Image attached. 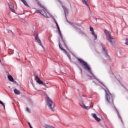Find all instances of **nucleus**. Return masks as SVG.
I'll return each mask as SVG.
<instances>
[{
	"mask_svg": "<svg viewBox=\"0 0 128 128\" xmlns=\"http://www.w3.org/2000/svg\"><path fill=\"white\" fill-rule=\"evenodd\" d=\"M78 60H79L80 62L83 66L84 68L86 70H88V76H89V78H94V80L93 81L96 84H102L104 88H103L104 89V90L105 92V100L107 104H110V106H114V100H112V94L110 92V91H108V90L106 88V86L104 85L102 83V82H100V80L96 78L94 76V74H92V70H90V68L88 64V62H84L82 59H78Z\"/></svg>",
	"mask_w": 128,
	"mask_h": 128,
	"instance_id": "1",
	"label": "nucleus"
},
{
	"mask_svg": "<svg viewBox=\"0 0 128 128\" xmlns=\"http://www.w3.org/2000/svg\"><path fill=\"white\" fill-rule=\"evenodd\" d=\"M46 100L48 108H49L52 112H54V103L48 95H46Z\"/></svg>",
	"mask_w": 128,
	"mask_h": 128,
	"instance_id": "2",
	"label": "nucleus"
},
{
	"mask_svg": "<svg viewBox=\"0 0 128 128\" xmlns=\"http://www.w3.org/2000/svg\"><path fill=\"white\" fill-rule=\"evenodd\" d=\"M34 80L37 84H42V86H46V88H48L46 84H48V83H44L42 80H40V78H38V76H35Z\"/></svg>",
	"mask_w": 128,
	"mask_h": 128,
	"instance_id": "3",
	"label": "nucleus"
},
{
	"mask_svg": "<svg viewBox=\"0 0 128 128\" xmlns=\"http://www.w3.org/2000/svg\"><path fill=\"white\" fill-rule=\"evenodd\" d=\"M52 18L54 20V22H55L56 24V27H57V28L58 30L59 34H60V38H61L62 40H63V42L64 43V46H66V41L64 40V38H62V32H60V26H58V22H56V20L54 18V17L52 16Z\"/></svg>",
	"mask_w": 128,
	"mask_h": 128,
	"instance_id": "4",
	"label": "nucleus"
},
{
	"mask_svg": "<svg viewBox=\"0 0 128 128\" xmlns=\"http://www.w3.org/2000/svg\"><path fill=\"white\" fill-rule=\"evenodd\" d=\"M80 106H81L82 108H84V110H90V108H92V106H86V105L84 104V101L82 99L80 100Z\"/></svg>",
	"mask_w": 128,
	"mask_h": 128,
	"instance_id": "5",
	"label": "nucleus"
},
{
	"mask_svg": "<svg viewBox=\"0 0 128 128\" xmlns=\"http://www.w3.org/2000/svg\"><path fill=\"white\" fill-rule=\"evenodd\" d=\"M35 40L37 41V42L39 46H40L42 48L44 49V46H42V40H40V38H38V36H36Z\"/></svg>",
	"mask_w": 128,
	"mask_h": 128,
	"instance_id": "6",
	"label": "nucleus"
},
{
	"mask_svg": "<svg viewBox=\"0 0 128 128\" xmlns=\"http://www.w3.org/2000/svg\"><path fill=\"white\" fill-rule=\"evenodd\" d=\"M58 46L60 48V50H63L65 54H66L67 55L68 58H69L70 60H71L70 59V55L68 54V52H66V50H64V49L62 48L61 47V45H60V42H59L58 43Z\"/></svg>",
	"mask_w": 128,
	"mask_h": 128,
	"instance_id": "7",
	"label": "nucleus"
},
{
	"mask_svg": "<svg viewBox=\"0 0 128 128\" xmlns=\"http://www.w3.org/2000/svg\"><path fill=\"white\" fill-rule=\"evenodd\" d=\"M104 34H106V38H110V32L107 30H104Z\"/></svg>",
	"mask_w": 128,
	"mask_h": 128,
	"instance_id": "8",
	"label": "nucleus"
},
{
	"mask_svg": "<svg viewBox=\"0 0 128 128\" xmlns=\"http://www.w3.org/2000/svg\"><path fill=\"white\" fill-rule=\"evenodd\" d=\"M90 32H92V36H94V40H97L98 36H96V32H94V28H92V27H90Z\"/></svg>",
	"mask_w": 128,
	"mask_h": 128,
	"instance_id": "9",
	"label": "nucleus"
},
{
	"mask_svg": "<svg viewBox=\"0 0 128 128\" xmlns=\"http://www.w3.org/2000/svg\"><path fill=\"white\" fill-rule=\"evenodd\" d=\"M91 116L94 118L96 120V122H100V118H98V116H96V114H92Z\"/></svg>",
	"mask_w": 128,
	"mask_h": 128,
	"instance_id": "10",
	"label": "nucleus"
},
{
	"mask_svg": "<svg viewBox=\"0 0 128 128\" xmlns=\"http://www.w3.org/2000/svg\"><path fill=\"white\" fill-rule=\"evenodd\" d=\"M106 40H108L111 44H114V38H112L109 37L108 38H107Z\"/></svg>",
	"mask_w": 128,
	"mask_h": 128,
	"instance_id": "11",
	"label": "nucleus"
},
{
	"mask_svg": "<svg viewBox=\"0 0 128 128\" xmlns=\"http://www.w3.org/2000/svg\"><path fill=\"white\" fill-rule=\"evenodd\" d=\"M8 78L10 80V82H14V78H12V75L8 73Z\"/></svg>",
	"mask_w": 128,
	"mask_h": 128,
	"instance_id": "12",
	"label": "nucleus"
},
{
	"mask_svg": "<svg viewBox=\"0 0 128 128\" xmlns=\"http://www.w3.org/2000/svg\"><path fill=\"white\" fill-rule=\"evenodd\" d=\"M103 50L104 52L105 56L108 58H110V56H108V50H106V48H103Z\"/></svg>",
	"mask_w": 128,
	"mask_h": 128,
	"instance_id": "13",
	"label": "nucleus"
},
{
	"mask_svg": "<svg viewBox=\"0 0 128 128\" xmlns=\"http://www.w3.org/2000/svg\"><path fill=\"white\" fill-rule=\"evenodd\" d=\"M82 3L85 6H86L88 8H90V6L88 5V0H82Z\"/></svg>",
	"mask_w": 128,
	"mask_h": 128,
	"instance_id": "14",
	"label": "nucleus"
},
{
	"mask_svg": "<svg viewBox=\"0 0 128 128\" xmlns=\"http://www.w3.org/2000/svg\"><path fill=\"white\" fill-rule=\"evenodd\" d=\"M35 12H38L42 16L45 12L44 10H36Z\"/></svg>",
	"mask_w": 128,
	"mask_h": 128,
	"instance_id": "15",
	"label": "nucleus"
},
{
	"mask_svg": "<svg viewBox=\"0 0 128 128\" xmlns=\"http://www.w3.org/2000/svg\"><path fill=\"white\" fill-rule=\"evenodd\" d=\"M8 4L9 6L10 10H14V4L10 2Z\"/></svg>",
	"mask_w": 128,
	"mask_h": 128,
	"instance_id": "16",
	"label": "nucleus"
},
{
	"mask_svg": "<svg viewBox=\"0 0 128 128\" xmlns=\"http://www.w3.org/2000/svg\"><path fill=\"white\" fill-rule=\"evenodd\" d=\"M62 8H63V10H64L65 16H66L68 12V10L66 8L65 6H62Z\"/></svg>",
	"mask_w": 128,
	"mask_h": 128,
	"instance_id": "17",
	"label": "nucleus"
},
{
	"mask_svg": "<svg viewBox=\"0 0 128 128\" xmlns=\"http://www.w3.org/2000/svg\"><path fill=\"white\" fill-rule=\"evenodd\" d=\"M14 92L15 94H20V92L16 88L14 89Z\"/></svg>",
	"mask_w": 128,
	"mask_h": 128,
	"instance_id": "18",
	"label": "nucleus"
},
{
	"mask_svg": "<svg viewBox=\"0 0 128 128\" xmlns=\"http://www.w3.org/2000/svg\"><path fill=\"white\" fill-rule=\"evenodd\" d=\"M38 4L39 6H40V8H44V10H46V12H48V10L46 8H44V6L42 5V4H40V3L38 2Z\"/></svg>",
	"mask_w": 128,
	"mask_h": 128,
	"instance_id": "19",
	"label": "nucleus"
},
{
	"mask_svg": "<svg viewBox=\"0 0 128 128\" xmlns=\"http://www.w3.org/2000/svg\"><path fill=\"white\" fill-rule=\"evenodd\" d=\"M22 2H23L24 4V6H28V3H26V2L25 1V0H20Z\"/></svg>",
	"mask_w": 128,
	"mask_h": 128,
	"instance_id": "20",
	"label": "nucleus"
},
{
	"mask_svg": "<svg viewBox=\"0 0 128 128\" xmlns=\"http://www.w3.org/2000/svg\"><path fill=\"white\" fill-rule=\"evenodd\" d=\"M7 31L8 32V34H11V36L14 35V32H12V30L7 29Z\"/></svg>",
	"mask_w": 128,
	"mask_h": 128,
	"instance_id": "21",
	"label": "nucleus"
},
{
	"mask_svg": "<svg viewBox=\"0 0 128 128\" xmlns=\"http://www.w3.org/2000/svg\"><path fill=\"white\" fill-rule=\"evenodd\" d=\"M44 128H54V126H52L50 125H45Z\"/></svg>",
	"mask_w": 128,
	"mask_h": 128,
	"instance_id": "22",
	"label": "nucleus"
},
{
	"mask_svg": "<svg viewBox=\"0 0 128 128\" xmlns=\"http://www.w3.org/2000/svg\"><path fill=\"white\" fill-rule=\"evenodd\" d=\"M0 104H2V106H3L4 108H6V106L4 105V103H3L0 100Z\"/></svg>",
	"mask_w": 128,
	"mask_h": 128,
	"instance_id": "23",
	"label": "nucleus"
},
{
	"mask_svg": "<svg viewBox=\"0 0 128 128\" xmlns=\"http://www.w3.org/2000/svg\"><path fill=\"white\" fill-rule=\"evenodd\" d=\"M124 44H126V46H128V38H126L125 39Z\"/></svg>",
	"mask_w": 128,
	"mask_h": 128,
	"instance_id": "24",
	"label": "nucleus"
},
{
	"mask_svg": "<svg viewBox=\"0 0 128 128\" xmlns=\"http://www.w3.org/2000/svg\"><path fill=\"white\" fill-rule=\"evenodd\" d=\"M43 16H44V18H48V15H46V12L43 14Z\"/></svg>",
	"mask_w": 128,
	"mask_h": 128,
	"instance_id": "25",
	"label": "nucleus"
},
{
	"mask_svg": "<svg viewBox=\"0 0 128 128\" xmlns=\"http://www.w3.org/2000/svg\"><path fill=\"white\" fill-rule=\"evenodd\" d=\"M26 112H30V108H26Z\"/></svg>",
	"mask_w": 128,
	"mask_h": 128,
	"instance_id": "26",
	"label": "nucleus"
},
{
	"mask_svg": "<svg viewBox=\"0 0 128 128\" xmlns=\"http://www.w3.org/2000/svg\"><path fill=\"white\" fill-rule=\"evenodd\" d=\"M28 124L30 128H32V125L30 124V123L28 122Z\"/></svg>",
	"mask_w": 128,
	"mask_h": 128,
	"instance_id": "27",
	"label": "nucleus"
},
{
	"mask_svg": "<svg viewBox=\"0 0 128 128\" xmlns=\"http://www.w3.org/2000/svg\"><path fill=\"white\" fill-rule=\"evenodd\" d=\"M12 10V12H15V11L14 9L10 10Z\"/></svg>",
	"mask_w": 128,
	"mask_h": 128,
	"instance_id": "28",
	"label": "nucleus"
},
{
	"mask_svg": "<svg viewBox=\"0 0 128 128\" xmlns=\"http://www.w3.org/2000/svg\"><path fill=\"white\" fill-rule=\"evenodd\" d=\"M80 34H83L84 32H80Z\"/></svg>",
	"mask_w": 128,
	"mask_h": 128,
	"instance_id": "29",
	"label": "nucleus"
},
{
	"mask_svg": "<svg viewBox=\"0 0 128 128\" xmlns=\"http://www.w3.org/2000/svg\"><path fill=\"white\" fill-rule=\"evenodd\" d=\"M78 32H80V30H78Z\"/></svg>",
	"mask_w": 128,
	"mask_h": 128,
	"instance_id": "30",
	"label": "nucleus"
},
{
	"mask_svg": "<svg viewBox=\"0 0 128 128\" xmlns=\"http://www.w3.org/2000/svg\"><path fill=\"white\" fill-rule=\"evenodd\" d=\"M118 118H120V115H118Z\"/></svg>",
	"mask_w": 128,
	"mask_h": 128,
	"instance_id": "31",
	"label": "nucleus"
},
{
	"mask_svg": "<svg viewBox=\"0 0 128 128\" xmlns=\"http://www.w3.org/2000/svg\"><path fill=\"white\" fill-rule=\"evenodd\" d=\"M14 82L16 84V81H14Z\"/></svg>",
	"mask_w": 128,
	"mask_h": 128,
	"instance_id": "32",
	"label": "nucleus"
},
{
	"mask_svg": "<svg viewBox=\"0 0 128 128\" xmlns=\"http://www.w3.org/2000/svg\"><path fill=\"white\" fill-rule=\"evenodd\" d=\"M102 50H104V47L103 46H102Z\"/></svg>",
	"mask_w": 128,
	"mask_h": 128,
	"instance_id": "33",
	"label": "nucleus"
},
{
	"mask_svg": "<svg viewBox=\"0 0 128 128\" xmlns=\"http://www.w3.org/2000/svg\"><path fill=\"white\" fill-rule=\"evenodd\" d=\"M0 62H2V60H0Z\"/></svg>",
	"mask_w": 128,
	"mask_h": 128,
	"instance_id": "34",
	"label": "nucleus"
},
{
	"mask_svg": "<svg viewBox=\"0 0 128 128\" xmlns=\"http://www.w3.org/2000/svg\"><path fill=\"white\" fill-rule=\"evenodd\" d=\"M95 20H96H96H96V18H95Z\"/></svg>",
	"mask_w": 128,
	"mask_h": 128,
	"instance_id": "35",
	"label": "nucleus"
},
{
	"mask_svg": "<svg viewBox=\"0 0 128 128\" xmlns=\"http://www.w3.org/2000/svg\"><path fill=\"white\" fill-rule=\"evenodd\" d=\"M8 88H10V86H8Z\"/></svg>",
	"mask_w": 128,
	"mask_h": 128,
	"instance_id": "36",
	"label": "nucleus"
},
{
	"mask_svg": "<svg viewBox=\"0 0 128 128\" xmlns=\"http://www.w3.org/2000/svg\"><path fill=\"white\" fill-rule=\"evenodd\" d=\"M116 112H118V110L116 109Z\"/></svg>",
	"mask_w": 128,
	"mask_h": 128,
	"instance_id": "37",
	"label": "nucleus"
}]
</instances>
